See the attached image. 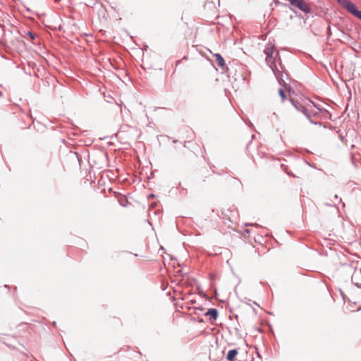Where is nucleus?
Instances as JSON below:
<instances>
[{"mask_svg": "<svg viewBox=\"0 0 361 361\" xmlns=\"http://www.w3.org/2000/svg\"><path fill=\"white\" fill-rule=\"evenodd\" d=\"M275 4H279V1H275Z\"/></svg>", "mask_w": 361, "mask_h": 361, "instance_id": "f3484780", "label": "nucleus"}, {"mask_svg": "<svg viewBox=\"0 0 361 361\" xmlns=\"http://www.w3.org/2000/svg\"><path fill=\"white\" fill-rule=\"evenodd\" d=\"M274 50H275V46L274 44H271L269 42L266 45L265 49L264 50V53L267 56H266V62L269 66V67L271 68V70L273 71V72H274L276 78H277L278 81L279 82V83L281 84V82L285 83V82L282 78L283 75L280 74L279 71L277 68V63L276 61V58H279L278 59L279 64L280 67L281 68V61L279 58V51H276L275 54V56H274Z\"/></svg>", "mask_w": 361, "mask_h": 361, "instance_id": "f257e3e1", "label": "nucleus"}, {"mask_svg": "<svg viewBox=\"0 0 361 361\" xmlns=\"http://www.w3.org/2000/svg\"><path fill=\"white\" fill-rule=\"evenodd\" d=\"M250 225H251V226H257V224H251Z\"/></svg>", "mask_w": 361, "mask_h": 361, "instance_id": "2eb2a0df", "label": "nucleus"}, {"mask_svg": "<svg viewBox=\"0 0 361 361\" xmlns=\"http://www.w3.org/2000/svg\"><path fill=\"white\" fill-rule=\"evenodd\" d=\"M288 174H289L290 176H291L293 177H295V176L293 174V173H288Z\"/></svg>", "mask_w": 361, "mask_h": 361, "instance_id": "f8f14e48", "label": "nucleus"}, {"mask_svg": "<svg viewBox=\"0 0 361 361\" xmlns=\"http://www.w3.org/2000/svg\"><path fill=\"white\" fill-rule=\"evenodd\" d=\"M290 101L291 102V103L293 104V105L295 106V108L299 111H301L302 112L305 116L306 117L310 120V121L312 123H314L315 125L317 124V122H313V121L310 118L311 116L312 115H314V114H313L312 111H310L307 107L302 106V104H300V103H298V102H295L293 99H290Z\"/></svg>", "mask_w": 361, "mask_h": 361, "instance_id": "7ed1b4c3", "label": "nucleus"}, {"mask_svg": "<svg viewBox=\"0 0 361 361\" xmlns=\"http://www.w3.org/2000/svg\"><path fill=\"white\" fill-rule=\"evenodd\" d=\"M5 288H9V286L8 285H5Z\"/></svg>", "mask_w": 361, "mask_h": 361, "instance_id": "4468645a", "label": "nucleus"}, {"mask_svg": "<svg viewBox=\"0 0 361 361\" xmlns=\"http://www.w3.org/2000/svg\"><path fill=\"white\" fill-rule=\"evenodd\" d=\"M26 34L27 36H29L30 37L31 39H35L36 38L35 34H34L33 32H32L30 31H27L26 32Z\"/></svg>", "mask_w": 361, "mask_h": 361, "instance_id": "9d476101", "label": "nucleus"}, {"mask_svg": "<svg viewBox=\"0 0 361 361\" xmlns=\"http://www.w3.org/2000/svg\"><path fill=\"white\" fill-rule=\"evenodd\" d=\"M204 314L209 316L211 320H216L219 316L218 310L216 308L208 309Z\"/></svg>", "mask_w": 361, "mask_h": 361, "instance_id": "423d86ee", "label": "nucleus"}, {"mask_svg": "<svg viewBox=\"0 0 361 361\" xmlns=\"http://www.w3.org/2000/svg\"><path fill=\"white\" fill-rule=\"evenodd\" d=\"M314 106L317 107L318 109V110H320V108L317 107L314 104Z\"/></svg>", "mask_w": 361, "mask_h": 361, "instance_id": "dca6fc26", "label": "nucleus"}, {"mask_svg": "<svg viewBox=\"0 0 361 361\" xmlns=\"http://www.w3.org/2000/svg\"><path fill=\"white\" fill-rule=\"evenodd\" d=\"M279 95L281 99L283 101L286 99V93L282 89H279Z\"/></svg>", "mask_w": 361, "mask_h": 361, "instance_id": "1a4fd4ad", "label": "nucleus"}, {"mask_svg": "<svg viewBox=\"0 0 361 361\" xmlns=\"http://www.w3.org/2000/svg\"><path fill=\"white\" fill-rule=\"evenodd\" d=\"M273 114L278 119V115L276 113H274Z\"/></svg>", "mask_w": 361, "mask_h": 361, "instance_id": "9b49d317", "label": "nucleus"}, {"mask_svg": "<svg viewBox=\"0 0 361 361\" xmlns=\"http://www.w3.org/2000/svg\"><path fill=\"white\" fill-rule=\"evenodd\" d=\"M334 198H335L336 200H338V195H334Z\"/></svg>", "mask_w": 361, "mask_h": 361, "instance_id": "ddd939ff", "label": "nucleus"}, {"mask_svg": "<svg viewBox=\"0 0 361 361\" xmlns=\"http://www.w3.org/2000/svg\"><path fill=\"white\" fill-rule=\"evenodd\" d=\"M338 3L349 13L361 20V11H359L356 5L348 0H338Z\"/></svg>", "mask_w": 361, "mask_h": 361, "instance_id": "f03ea898", "label": "nucleus"}, {"mask_svg": "<svg viewBox=\"0 0 361 361\" xmlns=\"http://www.w3.org/2000/svg\"><path fill=\"white\" fill-rule=\"evenodd\" d=\"M214 56L215 57V59H216V61L218 66L220 68H221L223 70H224L226 64H225V61H224V58L222 57V56L220 54H215L214 55Z\"/></svg>", "mask_w": 361, "mask_h": 361, "instance_id": "0eeeda50", "label": "nucleus"}, {"mask_svg": "<svg viewBox=\"0 0 361 361\" xmlns=\"http://www.w3.org/2000/svg\"><path fill=\"white\" fill-rule=\"evenodd\" d=\"M290 4L293 6L297 7L300 11L305 13L310 12V7L305 3L304 0H288Z\"/></svg>", "mask_w": 361, "mask_h": 361, "instance_id": "20e7f679", "label": "nucleus"}, {"mask_svg": "<svg viewBox=\"0 0 361 361\" xmlns=\"http://www.w3.org/2000/svg\"><path fill=\"white\" fill-rule=\"evenodd\" d=\"M361 275V269L355 270L351 276L353 283L357 288H361V282L359 281L360 276Z\"/></svg>", "mask_w": 361, "mask_h": 361, "instance_id": "39448f33", "label": "nucleus"}, {"mask_svg": "<svg viewBox=\"0 0 361 361\" xmlns=\"http://www.w3.org/2000/svg\"><path fill=\"white\" fill-rule=\"evenodd\" d=\"M238 353V349H232L228 350L226 355V359L228 361H233Z\"/></svg>", "mask_w": 361, "mask_h": 361, "instance_id": "6e6552de", "label": "nucleus"}]
</instances>
